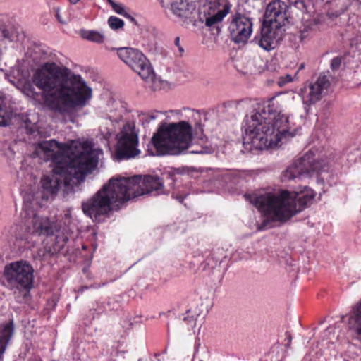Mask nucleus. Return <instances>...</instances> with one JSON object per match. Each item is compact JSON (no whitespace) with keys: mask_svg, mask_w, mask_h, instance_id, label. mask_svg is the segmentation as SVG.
<instances>
[{"mask_svg":"<svg viewBox=\"0 0 361 361\" xmlns=\"http://www.w3.org/2000/svg\"><path fill=\"white\" fill-rule=\"evenodd\" d=\"M82 38L97 44H102L104 41V35L97 30H81L80 32Z\"/></svg>","mask_w":361,"mask_h":361,"instance_id":"obj_23","label":"nucleus"},{"mask_svg":"<svg viewBox=\"0 0 361 361\" xmlns=\"http://www.w3.org/2000/svg\"><path fill=\"white\" fill-rule=\"evenodd\" d=\"M293 80V76L290 74H286L285 76H281L279 78L277 84L279 87H283L288 82Z\"/></svg>","mask_w":361,"mask_h":361,"instance_id":"obj_33","label":"nucleus"},{"mask_svg":"<svg viewBox=\"0 0 361 361\" xmlns=\"http://www.w3.org/2000/svg\"><path fill=\"white\" fill-rule=\"evenodd\" d=\"M246 200L254 205L264 218L257 226L259 231L287 222L310 204L315 192L305 186L294 191L280 190L245 194Z\"/></svg>","mask_w":361,"mask_h":361,"instance_id":"obj_4","label":"nucleus"},{"mask_svg":"<svg viewBox=\"0 0 361 361\" xmlns=\"http://www.w3.org/2000/svg\"><path fill=\"white\" fill-rule=\"evenodd\" d=\"M118 57L147 83L153 91L161 87V81L156 78L154 71L147 58L138 49L131 47H121L117 49Z\"/></svg>","mask_w":361,"mask_h":361,"instance_id":"obj_10","label":"nucleus"},{"mask_svg":"<svg viewBox=\"0 0 361 361\" xmlns=\"http://www.w3.org/2000/svg\"><path fill=\"white\" fill-rule=\"evenodd\" d=\"M171 9L176 16L183 17L188 10V4L183 1L174 2L171 4Z\"/></svg>","mask_w":361,"mask_h":361,"instance_id":"obj_25","label":"nucleus"},{"mask_svg":"<svg viewBox=\"0 0 361 361\" xmlns=\"http://www.w3.org/2000/svg\"><path fill=\"white\" fill-rule=\"evenodd\" d=\"M24 35L10 23L0 22V58L8 47V42H19Z\"/></svg>","mask_w":361,"mask_h":361,"instance_id":"obj_17","label":"nucleus"},{"mask_svg":"<svg viewBox=\"0 0 361 361\" xmlns=\"http://www.w3.org/2000/svg\"><path fill=\"white\" fill-rule=\"evenodd\" d=\"M309 17L308 15L302 17L304 23L300 33L301 41L307 39L312 35V33L316 30L317 27L324 20V17L321 14L313 16L312 18H309Z\"/></svg>","mask_w":361,"mask_h":361,"instance_id":"obj_18","label":"nucleus"},{"mask_svg":"<svg viewBox=\"0 0 361 361\" xmlns=\"http://www.w3.org/2000/svg\"><path fill=\"white\" fill-rule=\"evenodd\" d=\"M195 131H196V134L197 135L199 133V132L202 133L203 129H202V126L200 124H198L197 127L195 128Z\"/></svg>","mask_w":361,"mask_h":361,"instance_id":"obj_45","label":"nucleus"},{"mask_svg":"<svg viewBox=\"0 0 361 361\" xmlns=\"http://www.w3.org/2000/svg\"><path fill=\"white\" fill-rule=\"evenodd\" d=\"M287 8V4L279 0L269 3L265 11L263 25H269L278 29H284L288 23Z\"/></svg>","mask_w":361,"mask_h":361,"instance_id":"obj_13","label":"nucleus"},{"mask_svg":"<svg viewBox=\"0 0 361 361\" xmlns=\"http://www.w3.org/2000/svg\"><path fill=\"white\" fill-rule=\"evenodd\" d=\"M164 354H156L154 355V357L152 358L151 361H161L164 360Z\"/></svg>","mask_w":361,"mask_h":361,"instance_id":"obj_42","label":"nucleus"},{"mask_svg":"<svg viewBox=\"0 0 361 361\" xmlns=\"http://www.w3.org/2000/svg\"><path fill=\"white\" fill-rule=\"evenodd\" d=\"M32 80L42 90L47 106L61 114L82 109L92 98V88L80 75L55 63L43 64L35 72Z\"/></svg>","mask_w":361,"mask_h":361,"instance_id":"obj_1","label":"nucleus"},{"mask_svg":"<svg viewBox=\"0 0 361 361\" xmlns=\"http://www.w3.org/2000/svg\"><path fill=\"white\" fill-rule=\"evenodd\" d=\"M287 336H288V343L287 345H289V343L291 342V337H290V335H288Z\"/></svg>","mask_w":361,"mask_h":361,"instance_id":"obj_49","label":"nucleus"},{"mask_svg":"<svg viewBox=\"0 0 361 361\" xmlns=\"http://www.w3.org/2000/svg\"><path fill=\"white\" fill-rule=\"evenodd\" d=\"M185 316L183 317V321L188 325V329H193L196 325V317L192 314L190 310H188L185 313Z\"/></svg>","mask_w":361,"mask_h":361,"instance_id":"obj_30","label":"nucleus"},{"mask_svg":"<svg viewBox=\"0 0 361 361\" xmlns=\"http://www.w3.org/2000/svg\"><path fill=\"white\" fill-rule=\"evenodd\" d=\"M13 331L14 326L12 321L3 324L0 326V361L3 360L4 353L13 334Z\"/></svg>","mask_w":361,"mask_h":361,"instance_id":"obj_20","label":"nucleus"},{"mask_svg":"<svg viewBox=\"0 0 361 361\" xmlns=\"http://www.w3.org/2000/svg\"><path fill=\"white\" fill-rule=\"evenodd\" d=\"M231 9V4L226 3L221 9L216 13L206 18L205 25L207 27H211L215 24L221 22L224 18L229 13Z\"/></svg>","mask_w":361,"mask_h":361,"instance_id":"obj_22","label":"nucleus"},{"mask_svg":"<svg viewBox=\"0 0 361 361\" xmlns=\"http://www.w3.org/2000/svg\"><path fill=\"white\" fill-rule=\"evenodd\" d=\"M113 10L117 13L119 15H121V16H123L125 17H127V18H130V20L132 21H134L135 19L131 17L130 15H128L126 11V8H125V6L122 4H118V3H114L112 6H111Z\"/></svg>","mask_w":361,"mask_h":361,"instance_id":"obj_31","label":"nucleus"},{"mask_svg":"<svg viewBox=\"0 0 361 361\" xmlns=\"http://www.w3.org/2000/svg\"><path fill=\"white\" fill-rule=\"evenodd\" d=\"M330 82L326 75H319L315 82L310 83L300 91L305 105H311L319 101L326 93Z\"/></svg>","mask_w":361,"mask_h":361,"instance_id":"obj_14","label":"nucleus"},{"mask_svg":"<svg viewBox=\"0 0 361 361\" xmlns=\"http://www.w3.org/2000/svg\"><path fill=\"white\" fill-rule=\"evenodd\" d=\"M228 30L235 43H245L252 32V22L250 18L238 14L231 20Z\"/></svg>","mask_w":361,"mask_h":361,"instance_id":"obj_15","label":"nucleus"},{"mask_svg":"<svg viewBox=\"0 0 361 361\" xmlns=\"http://www.w3.org/2000/svg\"><path fill=\"white\" fill-rule=\"evenodd\" d=\"M174 45L177 47L178 51V56H182L184 53V49L180 44V37H176L174 40Z\"/></svg>","mask_w":361,"mask_h":361,"instance_id":"obj_37","label":"nucleus"},{"mask_svg":"<svg viewBox=\"0 0 361 361\" xmlns=\"http://www.w3.org/2000/svg\"><path fill=\"white\" fill-rule=\"evenodd\" d=\"M23 93L26 96H27L29 97H32V98H35V95L37 94L35 92L34 87L31 85H30V84H27V85L24 86V87H23Z\"/></svg>","mask_w":361,"mask_h":361,"instance_id":"obj_34","label":"nucleus"},{"mask_svg":"<svg viewBox=\"0 0 361 361\" xmlns=\"http://www.w3.org/2000/svg\"><path fill=\"white\" fill-rule=\"evenodd\" d=\"M337 161V156L329 149H311L287 167L283 172L282 180H290L305 176H311L314 173L328 171L336 166Z\"/></svg>","mask_w":361,"mask_h":361,"instance_id":"obj_9","label":"nucleus"},{"mask_svg":"<svg viewBox=\"0 0 361 361\" xmlns=\"http://www.w3.org/2000/svg\"><path fill=\"white\" fill-rule=\"evenodd\" d=\"M64 219L66 221V223L68 222L69 224L71 219V213L69 212L65 214Z\"/></svg>","mask_w":361,"mask_h":361,"instance_id":"obj_43","label":"nucleus"},{"mask_svg":"<svg viewBox=\"0 0 361 361\" xmlns=\"http://www.w3.org/2000/svg\"><path fill=\"white\" fill-rule=\"evenodd\" d=\"M353 31V28L351 27H349L348 28V32H352Z\"/></svg>","mask_w":361,"mask_h":361,"instance_id":"obj_50","label":"nucleus"},{"mask_svg":"<svg viewBox=\"0 0 361 361\" xmlns=\"http://www.w3.org/2000/svg\"><path fill=\"white\" fill-rule=\"evenodd\" d=\"M348 325L354 338L361 342V301L353 307Z\"/></svg>","mask_w":361,"mask_h":361,"instance_id":"obj_19","label":"nucleus"},{"mask_svg":"<svg viewBox=\"0 0 361 361\" xmlns=\"http://www.w3.org/2000/svg\"><path fill=\"white\" fill-rule=\"evenodd\" d=\"M305 68V64L304 63H301L300 67H299V70H302Z\"/></svg>","mask_w":361,"mask_h":361,"instance_id":"obj_48","label":"nucleus"},{"mask_svg":"<svg viewBox=\"0 0 361 361\" xmlns=\"http://www.w3.org/2000/svg\"><path fill=\"white\" fill-rule=\"evenodd\" d=\"M86 248H87V247L85 245L82 246V249L85 250Z\"/></svg>","mask_w":361,"mask_h":361,"instance_id":"obj_51","label":"nucleus"},{"mask_svg":"<svg viewBox=\"0 0 361 361\" xmlns=\"http://www.w3.org/2000/svg\"><path fill=\"white\" fill-rule=\"evenodd\" d=\"M157 111L142 113L138 116L139 122L145 127L150 123L151 121H154L157 118Z\"/></svg>","mask_w":361,"mask_h":361,"instance_id":"obj_27","label":"nucleus"},{"mask_svg":"<svg viewBox=\"0 0 361 361\" xmlns=\"http://www.w3.org/2000/svg\"><path fill=\"white\" fill-rule=\"evenodd\" d=\"M245 123L244 144L256 149L277 147L283 140L298 133L290 116L283 114L281 106L273 99L258 104L251 115L246 116Z\"/></svg>","mask_w":361,"mask_h":361,"instance_id":"obj_3","label":"nucleus"},{"mask_svg":"<svg viewBox=\"0 0 361 361\" xmlns=\"http://www.w3.org/2000/svg\"><path fill=\"white\" fill-rule=\"evenodd\" d=\"M341 60L340 58L338 57H335L332 60H331V67L333 70H336L338 69L340 66H341Z\"/></svg>","mask_w":361,"mask_h":361,"instance_id":"obj_35","label":"nucleus"},{"mask_svg":"<svg viewBox=\"0 0 361 361\" xmlns=\"http://www.w3.org/2000/svg\"><path fill=\"white\" fill-rule=\"evenodd\" d=\"M116 156L118 160L135 158L140 154L139 139L135 125L126 123L117 135Z\"/></svg>","mask_w":361,"mask_h":361,"instance_id":"obj_12","label":"nucleus"},{"mask_svg":"<svg viewBox=\"0 0 361 361\" xmlns=\"http://www.w3.org/2000/svg\"><path fill=\"white\" fill-rule=\"evenodd\" d=\"M343 12V11H336L335 13L328 12L327 16H329V18L333 19L334 18H337L339 16H341Z\"/></svg>","mask_w":361,"mask_h":361,"instance_id":"obj_40","label":"nucleus"},{"mask_svg":"<svg viewBox=\"0 0 361 361\" xmlns=\"http://www.w3.org/2000/svg\"><path fill=\"white\" fill-rule=\"evenodd\" d=\"M80 0H69L70 3L71 4H76L78 2H79Z\"/></svg>","mask_w":361,"mask_h":361,"instance_id":"obj_46","label":"nucleus"},{"mask_svg":"<svg viewBox=\"0 0 361 361\" xmlns=\"http://www.w3.org/2000/svg\"><path fill=\"white\" fill-rule=\"evenodd\" d=\"M10 118L11 111L8 110L6 104L1 102L0 104V126H8L9 123Z\"/></svg>","mask_w":361,"mask_h":361,"instance_id":"obj_26","label":"nucleus"},{"mask_svg":"<svg viewBox=\"0 0 361 361\" xmlns=\"http://www.w3.org/2000/svg\"><path fill=\"white\" fill-rule=\"evenodd\" d=\"M34 269L25 261H18L6 265L4 276L11 289L29 291L33 284Z\"/></svg>","mask_w":361,"mask_h":361,"instance_id":"obj_11","label":"nucleus"},{"mask_svg":"<svg viewBox=\"0 0 361 361\" xmlns=\"http://www.w3.org/2000/svg\"><path fill=\"white\" fill-rule=\"evenodd\" d=\"M80 164L81 162L76 159L72 161V165H67L66 167L54 166L51 173L41 178L40 185L43 195L47 198L56 195L62 187L66 192L71 191L83 183L86 176L97 168L92 164L85 166Z\"/></svg>","mask_w":361,"mask_h":361,"instance_id":"obj_8","label":"nucleus"},{"mask_svg":"<svg viewBox=\"0 0 361 361\" xmlns=\"http://www.w3.org/2000/svg\"><path fill=\"white\" fill-rule=\"evenodd\" d=\"M22 224L18 225L15 231L16 240H20L24 246L30 248L35 242L32 236L53 235L56 234L57 250L64 247L68 241L70 229L67 226L61 228L56 222H51L48 217L39 216L32 210H24L20 214Z\"/></svg>","mask_w":361,"mask_h":361,"instance_id":"obj_7","label":"nucleus"},{"mask_svg":"<svg viewBox=\"0 0 361 361\" xmlns=\"http://www.w3.org/2000/svg\"><path fill=\"white\" fill-rule=\"evenodd\" d=\"M285 29L272 27L269 25H263L261 35L255 40L259 46L266 51L274 49L283 38Z\"/></svg>","mask_w":361,"mask_h":361,"instance_id":"obj_16","label":"nucleus"},{"mask_svg":"<svg viewBox=\"0 0 361 361\" xmlns=\"http://www.w3.org/2000/svg\"><path fill=\"white\" fill-rule=\"evenodd\" d=\"M111 6L115 3L113 0H106Z\"/></svg>","mask_w":361,"mask_h":361,"instance_id":"obj_47","label":"nucleus"},{"mask_svg":"<svg viewBox=\"0 0 361 361\" xmlns=\"http://www.w3.org/2000/svg\"><path fill=\"white\" fill-rule=\"evenodd\" d=\"M192 139V126L189 123H163L147 144V152L152 156L180 155L190 148Z\"/></svg>","mask_w":361,"mask_h":361,"instance_id":"obj_6","label":"nucleus"},{"mask_svg":"<svg viewBox=\"0 0 361 361\" xmlns=\"http://www.w3.org/2000/svg\"><path fill=\"white\" fill-rule=\"evenodd\" d=\"M119 353L118 344L112 343L111 345H105L102 350V355L105 358L103 361H115V358Z\"/></svg>","mask_w":361,"mask_h":361,"instance_id":"obj_24","label":"nucleus"},{"mask_svg":"<svg viewBox=\"0 0 361 361\" xmlns=\"http://www.w3.org/2000/svg\"><path fill=\"white\" fill-rule=\"evenodd\" d=\"M190 154H207L209 153V149L207 147H201L200 149H192L189 152Z\"/></svg>","mask_w":361,"mask_h":361,"instance_id":"obj_36","label":"nucleus"},{"mask_svg":"<svg viewBox=\"0 0 361 361\" xmlns=\"http://www.w3.org/2000/svg\"><path fill=\"white\" fill-rule=\"evenodd\" d=\"M350 46H356L361 43V25L353 32V36L348 37Z\"/></svg>","mask_w":361,"mask_h":361,"instance_id":"obj_29","label":"nucleus"},{"mask_svg":"<svg viewBox=\"0 0 361 361\" xmlns=\"http://www.w3.org/2000/svg\"><path fill=\"white\" fill-rule=\"evenodd\" d=\"M55 11H56V15H55V16H56V18L57 20H58L60 23H61V24H65V23H66V22H65V21L62 19V18H61V14H60V10H59V8H55Z\"/></svg>","mask_w":361,"mask_h":361,"instance_id":"obj_41","label":"nucleus"},{"mask_svg":"<svg viewBox=\"0 0 361 361\" xmlns=\"http://www.w3.org/2000/svg\"><path fill=\"white\" fill-rule=\"evenodd\" d=\"M108 25L112 30H118L123 27L124 21L116 16H110L108 19Z\"/></svg>","mask_w":361,"mask_h":361,"instance_id":"obj_28","label":"nucleus"},{"mask_svg":"<svg viewBox=\"0 0 361 361\" xmlns=\"http://www.w3.org/2000/svg\"><path fill=\"white\" fill-rule=\"evenodd\" d=\"M110 114L108 116V118L112 122H118L123 118V114L125 109L121 102L116 100H111L108 104Z\"/></svg>","mask_w":361,"mask_h":361,"instance_id":"obj_21","label":"nucleus"},{"mask_svg":"<svg viewBox=\"0 0 361 361\" xmlns=\"http://www.w3.org/2000/svg\"><path fill=\"white\" fill-rule=\"evenodd\" d=\"M188 195V192H182L181 194L179 193H173V197L178 200L180 202H183V200L187 197Z\"/></svg>","mask_w":361,"mask_h":361,"instance_id":"obj_38","label":"nucleus"},{"mask_svg":"<svg viewBox=\"0 0 361 361\" xmlns=\"http://www.w3.org/2000/svg\"><path fill=\"white\" fill-rule=\"evenodd\" d=\"M35 152L40 159L51 161L55 166L66 167L78 159L82 166L92 164L97 167L102 151L93 149L92 142L89 141L71 140L68 143H62L51 139L38 142Z\"/></svg>","mask_w":361,"mask_h":361,"instance_id":"obj_5","label":"nucleus"},{"mask_svg":"<svg viewBox=\"0 0 361 361\" xmlns=\"http://www.w3.org/2000/svg\"><path fill=\"white\" fill-rule=\"evenodd\" d=\"M207 264L212 268L219 266L222 262V257L217 256V253H213L210 257L207 259Z\"/></svg>","mask_w":361,"mask_h":361,"instance_id":"obj_32","label":"nucleus"},{"mask_svg":"<svg viewBox=\"0 0 361 361\" xmlns=\"http://www.w3.org/2000/svg\"><path fill=\"white\" fill-rule=\"evenodd\" d=\"M290 5H294L298 8L305 7L304 1L302 0H288Z\"/></svg>","mask_w":361,"mask_h":361,"instance_id":"obj_39","label":"nucleus"},{"mask_svg":"<svg viewBox=\"0 0 361 361\" xmlns=\"http://www.w3.org/2000/svg\"><path fill=\"white\" fill-rule=\"evenodd\" d=\"M334 331V328L332 327V326H329V328H327L324 332L325 334V336L327 335V334H331L332 332Z\"/></svg>","mask_w":361,"mask_h":361,"instance_id":"obj_44","label":"nucleus"},{"mask_svg":"<svg viewBox=\"0 0 361 361\" xmlns=\"http://www.w3.org/2000/svg\"><path fill=\"white\" fill-rule=\"evenodd\" d=\"M164 193V182L157 176L112 178L92 198L82 203V209L85 215L97 221L100 216L132 198Z\"/></svg>","mask_w":361,"mask_h":361,"instance_id":"obj_2","label":"nucleus"}]
</instances>
